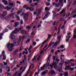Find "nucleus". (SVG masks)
Segmentation results:
<instances>
[{
    "mask_svg": "<svg viewBox=\"0 0 76 76\" xmlns=\"http://www.w3.org/2000/svg\"><path fill=\"white\" fill-rule=\"evenodd\" d=\"M14 13H11V14H9V17L10 18H14V17L13 16V15Z\"/></svg>",
    "mask_w": 76,
    "mask_h": 76,
    "instance_id": "aec40b11",
    "label": "nucleus"
},
{
    "mask_svg": "<svg viewBox=\"0 0 76 76\" xmlns=\"http://www.w3.org/2000/svg\"><path fill=\"white\" fill-rule=\"evenodd\" d=\"M68 75H69V73H68V72H65V73L64 74V75L65 76H67Z\"/></svg>",
    "mask_w": 76,
    "mask_h": 76,
    "instance_id": "b1692460",
    "label": "nucleus"
},
{
    "mask_svg": "<svg viewBox=\"0 0 76 76\" xmlns=\"http://www.w3.org/2000/svg\"><path fill=\"white\" fill-rule=\"evenodd\" d=\"M36 1H37V3L36 2L34 3V4L35 6H37L38 4L39 1V0H36Z\"/></svg>",
    "mask_w": 76,
    "mask_h": 76,
    "instance_id": "f3484780",
    "label": "nucleus"
},
{
    "mask_svg": "<svg viewBox=\"0 0 76 76\" xmlns=\"http://www.w3.org/2000/svg\"><path fill=\"white\" fill-rule=\"evenodd\" d=\"M25 32H26L25 31L22 30L21 31V34H24V33H25Z\"/></svg>",
    "mask_w": 76,
    "mask_h": 76,
    "instance_id": "f704fd0d",
    "label": "nucleus"
},
{
    "mask_svg": "<svg viewBox=\"0 0 76 76\" xmlns=\"http://www.w3.org/2000/svg\"><path fill=\"white\" fill-rule=\"evenodd\" d=\"M29 41H30V39L29 38L28 39L27 41H26V43H28V42H29Z\"/></svg>",
    "mask_w": 76,
    "mask_h": 76,
    "instance_id": "37998d69",
    "label": "nucleus"
},
{
    "mask_svg": "<svg viewBox=\"0 0 76 76\" xmlns=\"http://www.w3.org/2000/svg\"><path fill=\"white\" fill-rule=\"evenodd\" d=\"M5 52H4V51H3L2 53V54L3 55V57L2 60H6V55H5Z\"/></svg>",
    "mask_w": 76,
    "mask_h": 76,
    "instance_id": "423d86ee",
    "label": "nucleus"
},
{
    "mask_svg": "<svg viewBox=\"0 0 76 76\" xmlns=\"http://www.w3.org/2000/svg\"><path fill=\"white\" fill-rule=\"evenodd\" d=\"M7 31H8L7 29H5L3 31V32L4 33V32H7Z\"/></svg>",
    "mask_w": 76,
    "mask_h": 76,
    "instance_id": "e2e57ef3",
    "label": "nucleus"
},
{
    "mask_svg": "<svg viewBox=\"0 0 76 76\" xmlns=\"http://www.w3.org/2000/svg\"><path fill=\"white\" fill-rule=\"evenodd\" d=\"M40 57H41V56H38L37 58V61H38L39 60V59H40Z\"/></svg>",
    "mask_w": 76,
    "mask_h": 76,
    "instance_id": "49530a36",
    "label": "nucleus"
},
{
    "mask_svg": "<svg viewBox=\"0 0 76 76\" xmlns=\"http://www.w3.org/2000/svg\"><path fill=\"white\" fill-rule=\"evenodd\" d=\"M54 44V42H52V41H51V42H50L49 44V45L48 46V47H51L52 45L53 44Z\"/></svg>",
    "mask_w": 76,
    "mask_h": 76,
    "instance_id": "ddd939ff",
    "label": "nucleus"
},
{
    "mask_svg": "<svg viewBox=\"0 0 76 76\" xmlns=\"http://www.w3.org/2000/svg\"><path fill=\"white\" fill-rule=\"evenodd\" d=\"M58 31L57 33V34H58V35H59L60 34V29L59 28H58Z\"/></svg>",
    "mask_w": 76,
    "mask_h": 76,
    "instance_id": "c9c22d12",
    "label": "nucleus"
},
{
    "mask_svg": "<svg viewBox=\"0 0 76 76\" xmlns=\"http://www.w3.org/2000/svg\"><path fill=\"white\" fill-rule=\"evenodd\" d=\"M30 11L32 12V11H34V8L32 7H30Z\"/></svg>",
    "mask_w": 76,
    "mask_h": 76,
    "instance_id": "c85d7f7f",
    "label": "nucleus"
},
{
    "mask_svg": "<svg viewBox=\"0 0 76 76\" xmlns=\"http://www.w3.org/2000/svg\"><path fill=\"white\" fill-rule=\"evenodd\" d=\"M59 67H60L59 65V67H58L57 65H56L53 67V68H54V69H57V70H58V69L59 68Z\"/></svg>",
    "mask_w": 76,
    "mask_h": 76,
    "instance_id": "a211bd4d",
    "label": "nucleus"
},
{
    "mask_svg": "<svg viewBox=\"0 0 76 76\" xmlns=\"http://www.w3.org/2000/svg\"><path fill=\"white\" fill-rule=\"evenodd\" d=\"M19 42L18 41H17V43L16 42H14V44L15 45V46H18V45H19Z\"/></svg>",
    "mask_w": 76,
    "mask_h": 76,
    "instance_id": "4468645a",
    "label": "nucleus"
},
{
    "mask_svg": "<svg viewBox=\"0 0 76 76\" xmlns=\"http://www.w3.org/2000/svg\"><path fill=\"white\" fill-rule=\"evenodd\" d=\"M8 28L10 29H12V28L11 27V26H8Z\"/></svg>",
    "mask_w": 76,
    "mask_h": 76,
    "instance_id": "a18cd8bd",
    "label": "nucleus"
},
{
    "mask_svg": "<svg viewBox=\"0 0 76 76\" xmlns=\"http://www.w3.org/2000/svg\"><path fill=\"white\" fill-rule=\"evenodd\" d=\"M76 13V10H73L72 11V15H74L75 13Z\"/></svg>",
    "mask_w": 76,
    "mask_h": 76,
    "instance_id": "bb28decb",
    "label": "nucleus"
},
{
    "mask_svg": "<svg viewBox=\"0 0 76 76\" xmlns=\"http://www.w3.org/2000/svg\"><path fill=\"white\" fill-rule=\"evenodd\" d=\"M16 31H17V32H19V29H18V28H16L15 30L12 32V34H17V33L16 32Z\"/></svg>",
    "mask_w": 76,
    "mask_h": 76,
    "instance_id": "0eeeda50",
    "label": "nucleus"
},
{
    "mask_svg": "<svg viewBox=\"0 0 76 76\" xmlns=\"http://www.w3.org/2000/svg\"><path fill=\"white\" fill-rule=\"evenodd\" d=\"M73 38H76V35H75V34H74Z\"/></svg>",
    "mask_w": 76,
    "mask_h": 76,
    "instance_id": "774afa93",
    "label": "nucleus"
},
{
    "mask_svg": "<svg viewBox=\"0 0 76 76\" xmlns=\"http://www.w3.org/2000/svg\"><path fill=\"white\" fill-rule=\"evenodd\" d=\"M63 24L61 23L59 25V27L58 28H59L60 29V28L61 27V26Z\"/></svg>",
    "mask_w": 76,
    "mask_h": 76,
    "instance_id": "3c124183",
    "label": "nucleus"
},
{
    "mask_svg": "<svg viewBox=\"0 0 76 76\" xmlns=\"http://www.w3.org/2000/svg\"><path fill=\"white\" fill-rule=\"evenodd\" d=\"M19 25V23L18 22H15V27H17V26H18V25Z\"/></svg>",
    "mask_w": 76,
    "mask_h": 76,
    "instance_id": "4be33fe9",
    "label": "nucleus"
},
{
    "mask_svg": "<svg viewBox=\"0 0 76 76\" xmlns=\"http://www.w3.org/2000/svg\"><path fill=\"white\" fill-rule=\"evenodd\" d=\"M51 73L52 74H55V72L53 70H52L51 71H50L49 72V73Z\"/></svg>",
    "mask_w": 76,
    "mask_h": 76,
    "instance_id": "393cba45",
    "label": "nucleus"
},
{
    "mask_svg": "<svg viewBox=\"0 0 76 76\" xmlns=\"http://www.w3.org/2000/svg\"><path fill=\"white\" fill-rule=\"evenodd\" d=\"M27 5L26 4L25 5L23 6V8H26V7H27Z\"/></svg>",
    "mask_w": 76,
    "mask_h": 76,
    "instance_id": "338daca9",
    "label": "nucleus"
},
{
    "mask_svg": "<svg viewBox=\"0 0 76 76\" xmlns=\"http://www.w3.org/2000/svg\"><path fill=\"white\" fill-rule=\"evenodd\" d=\"M23 29V27H22L19 28L18 30L19 31V32L21 30V29Z\"/></svg>",
    "mask_w": 76,
    "mask_h": 76,
    "instance_id": "bf43d9fd",
    "label": "nucleus"
},
{
    "mask_svg": "<svg viewBox=\"0 0 76 76\" xmlns=\"http://www.w3.org/2000/svg\"><path fill=\"white\" fill-rule=\"evenodd\" d=\"M76 17V13L72 17L73 18H75Z\"/></svg>",
    "mask_w": 76,
    "mask_h": 76,
    "instance_id": "69168bd1",
    "label": "nucleus"
},
{
    "mask_svg": "<svg viewBox=\"0 0 76 76\" xmlns=\"http://www.w3.org/2000/svg\"><path fill=\"white\" fill-rule=\"evenodd\" d=\"M50 57H51V54H50L48 56V61L47 63L44 64L42 67H41V69L39 70V72L40 71H42V70H44V68L45 67V65H47V66H49V67H51V69H52L53 68V66H55L56 65V62H53V64H50Z\"/></svg>",
    "mask_w": 76,
    "mask_h": 76,
    "instance_id": "f257e3e1",
    "label": "nucleus"
},
{
    "mask_svg": "<svg viewBox=\"0 0 76 76\" xmlns=\"http://www.w3.org/2000/svg\"><path fill=\"white\" fill-rule=\"evenodd\" d=\"M9 18H10V17H9V16L8 15L7 16L6 18L5 17V20H9Z\"/></svg>",
    "mask_w": 76,
    "mask_h": 76,
    "instance_id": "5701e85b",
    "label": "nucleus"
},
{
    "mask_svg": "<svg viewBox=\"0 0 76 76\" xmlns=\"http://www.w3.org/2000/svg\"><path fill=\"white\" fill-rule=\"evenodd\" d=\"M30 7H34V3H31L30 5Z\"/></svg>",
    "mask_w": 76,
    "mask_h": 76,
    "instance_id": "e433bc0d",
    "label": "nucleus"
},
{
    "mask_svg": "<svg viewBox=\"0 0 76 76\" xmlns=\"http://www.w3.org/2000/svg\"><path fill=\"white\" fill-rule=\"evenodd\" d=\"M29 15V13H27L25 14L24 15V19L26 21H27L28 20V16Z\"/></svg>",
    "mask_w": 76,
    "mask_h": 76,
    "instance_id": "20e7f679",
    "label": "nucleus"
},
{
    "mask_svg": "<svg viewBox=\"0 0 76 76\" xmlns=\"http://www.w3.org/2000/svg\"><path fill=\"white\" fill-rule=\"evenodd\" d=\"M46 73L45 72V71H43L42 72V75H46Z\"/></svg>",
    "mask_w": 76,
    "mask_h": 76,
    "instance_id": "2f4dec72",
    "label": "nucleus"
},
{
    "mask_svg": "<svg viewBox=\"0 0 76 76\" xmlns=\"http://www.w3.org/2000/svg\"><path fill=\"white\" fill-rule=\"evenodd\" d=\"M63 0H59V2L60 4H63Z\"/></svg>",
    "mask_w": 76,
    "mask_h": 76,
    "instance_id": "cd10ccee",
    "label": "nucleus"
},
{
    "mask_svg": "<svg viewBox=\"0 0 76 76\" xmlns=\"http://www.w3.org/2000/svg\"><path fill=\"white\" fill-rule=\"evenodd\" d=\"M48 7H46L45 9V11H48Z\"/></svg>",
    "mask_w": 76,
    "mask_h": 76,
    "instance_id": "6e6d98bb",
    "label": "nucleus"
},
{
    "mask_svg": "<svg viewBox=\"0 0 76 76\" xmlns=\"http://www.w3.org/2000/svg\"><path fill=\"white\" fill-rule=\"evenodd\" d=\"M70 15V12H68L66 14V18H68V17H69V16Z\"/></svg>",
    "mask_w": 76,
    "mask_h": 76,
    "instance_id": "c756f323",
    "label": "nucleus"
},
{
    "mask_svg": "<svg viewBox=\"0 0 76 76\" xmlns=\"http://www.w3.org/2000/svg\"><path fill=\"white\" fill-rule=\"evenodd\" d=\"M2 1L5 5H7V2L5 0H2Z\"/></svg>",
    "mask_w": 76,
    "mask_h": 76,
    "instance_id": "dca6fc26",
    "label": "nucleus"
},
{
    "mask_svg": "<svg viewBox=\"0 0 76 76\" xmlns=\"http://www.w3.org/2000/svg\"><path fill=\"white\" fill-rule=\"evenodd\" d=\"M16 19L17 21H19V20H20V18L18 17V18H16Z\"/></svg>",
    "mask_w": 76,
    "mask_h": 76,
    "instance_id": "052dcab7",
    "label": "nucleus"
},
{
    "mask_svg": "<svg viewBox=\"0 0 76 76\" xmlns=\"http://www.w3.org/2000/svg\"><path fill=\"white\" fill-rule=\"evenodd\" d=\"M53 18H55L56 17V14L54 12H53Z\"/></svg>",
    "mask_w": 76,
    "mask_h": 76,
    "instance_id": "72a5a7b5",
    "label": "nucleus"
},
{
    "mask_svg": "<svg viewBox=\"0 0 76 76\" xmlns=\"http://www.w3.org/2000/svg\"><path fill=\"white\" fill-rule=\"evenodd\" d=\"M30 59H31V56L30 55H28V61H29L30 60Z\"/></svg>",
    "mask_w": 76,
    "mask_h": 76,
    "instance_id": "473e14b6",
    "label": "nucleus"
},
{
    "mask_svg": "<svg viewBox=\"0 0 76 76\" xmlns=\"http://www.w3.org/2000/svg\"><path fill=\"white\" fill-rule=\"evenodd\" d=\"M26 28L27 29H31V26H27L26 27Z\"/></svg>",
    "mask_w": 76,
    "mask_h": 76,
    "instance_id": "864d4df0",
    "label": "nucleus"
},
{
    "mask_svg": "<svg viewBox=\"0 0 76 76\" xmlns=\"http://www.w3.org/2000/svg\"><path fill=\"white\" fill-rule=\"evenodd\" d=\"M30 7H27L26 8V10H30Z\"/></svg>",
    "mask_w": 76,
    "mask_h": 76,
    "instance_id": "0e129e2a",
    "label": "nucleus"
},
{
    "mask_svg": "<svg viewBox=\"0 0 76 76\" xmlns=\"http://www.w3.org/2000/svg\"><path fill=\"white\" fill-rule=\"evenodd\" d=\"M61 38V36H58L57 37V39L58 40V41L56 42L52 46V47L53 48H56L57 47V44H59V43L60 42V41H61V39H60Z\"/></svg>",
    "mask_w": 76,
    "mask_h": 76,
    "instance_id": "f03ea898",
    "label": "nucleus"
},
{
    "mask_svg": "<svg viewBox=\"0 0 76 76\" xmlns=\"http://www.w3.org/2000/svg\"><path fill=\"white\" fill-rule=\"evenodd\" d=\"M71 5V3H70L69 4L67 7V9H69V7H70V6Z\"/></svg>",
    "mask_w": 76,
    "mask_h": 76,
    "instance_id": "79ce46f5",
    "label": "nucleus"
},
{
    "mask_svg": "<svg viewBox=\"0 0 76 76\" xmlns=\"http://www.w3.org/2000/svg\"><path fill=\"white\" fill-rule=\"evenodd\" d=\"M22 48V47H20V48L19 49V51H20H20H21L22 50H23L22 48Z\"/></svg>",
    "mask_w": 76,
    "mask_h": 76,
    "instance_id": "4d7b16f0",
    "label": "nucleus"
},
{
    "mask_svg": "<svg viewBox=\"0 0 76 76\" xmlns=\"http://www.w3.org/2000/svg\"><path fill=\"white\" fill-rule=\"evenodd\" d=\"M50 12H48L47 14H46L45 15V16H49L50 15Z\"/></svg>",
    "mask_w": 76,
    "mask_h": 76,
    "instance_id": "de8ad7c7",
    "label": "nucleus"
},
{
    "mask_svg": "<svg viewBox=\"0 0 76 76\" xmlns=\"http://www.w3.org/2000/svg\"><path fill=\"white\" fill-rule=\"evenodd\" d=\"M17 61H16V60L15 59L12 63L13 64H15V63H17Z\"/></svg>",
    "mask_w": 76,
    "mask_h": 76,
    "instance_id": "13d9d810",
    "label": "nucleus"
},
{
    "mask_svg": "<svg viewBox=\"0 0 76 76\" xmlns=\"http://www.w3.org/2000/svg\"><path fill=\"white\" fill-rule=\"evenodd\" d=\"M14 10L15 8H12L10 11L11 13H12V12H13V11H14Z\"/></svg>",
    "mask_w": 76,
    "mask_h": 76,
    "instance_id": "09e8293b",
    "label": "nucleus"
},
{
    "mask_svg": "<svg viewBox=\"0 0 76 76\" xmlns=\"http://www.w3.org/2000/svg\"><path fill=\"white\" fill-rule=\"evenodd\" d=\"M13 34H14V33H12V34H11L10 38L12 40L15 39V37L13 36Z\"/></svg>",
    "mask_w": 76,
    "mask_h": 76,
    "instance_id": "1a4fd4ad",
    "label": "nucleus"
},
{
    "mask_svg": "<svg viewBox=\"0 0 76 76\" xmlns=\"http://www.w3.org/2000/svg\"><path fill=\"white\" fill-rule=\"evenodd\" d=\"M70 37H71L70 36V35H68V36H66V38L69 39L70 38Z\"/></svg>",
    "mask_w": 76,
    "mask_h": 76,
    "instance_id": "a19ab883",
    "label": "nucleus"
},
{
    "mask_svg": "<svg viewBox=\"0 0 76 76\" xmlns=\"http://www.w3.org/2000/svg\"><path fill=\"white\" fill-rule=\"evenodd\" d=\"M42 8H40L39 9V12H38V14H39L41 12V11H42Z\"/></svg>",
    "mask_w": 76,
    "mask_h": 76,
    "instance_id": "6ab92c4d",
    "label": "nucleus"
},
{
    "mask_svg": "<svg viewBox=\"0 0 76 76\" xmlns=\"http://www.w3.org/2000/svg\"><path fill=\"white\" fill-rule=\"evenodd\" d=\"M20 72H21V71H20V72L18 73V72H16L15 74V76H16V75H17V76H22V74H21Z\"/></svg>",
    "mask_w": 76,
    "mask_h": 76,
    "instance_id": "6e6552de",
    "label": "nucleus"
},
{
    "mask_svg": "<svg viewBox=\"0 0 76 76\" xmlns=\"http://www.w3.org/2000/svg\"><path fill=\"white\" fill-rule=\"evenodd\" d=\"M55 6L56 7H58L60 6V4L58 3H57L56 4Z\"/></svg>",
    "mask_w": 76,
    "mask_h": 76,
    "instance_id": "7c9ffc66",
    "label": "nucleus"
},
{
    "mask_svg": "<svg viewBox=\"0 0 76 76\" xmlns=\"http://www.w3.org/2000/svg\"><path fill=\"white\" fill-rule=\"evenodd\" d=\"M12 46L14 47V46H15V45L12 43L10 44L9 43L8 44L7 48L9 51H12V50H13V47Z\"/></svg>",
    "mask_w": 76,
    "mask_h": 76,
    "instance_id": "7ed1b4c3",
    "label": "nucleus"
},
{
    "mask_svg": "<svg viewBox=\"0 0 76 76\" xmlns=\"http://www.w3.org/2000/svg\"><path fill=\"white\" fill-rule=\"evenodd\" d=\"M46 5L47 6H48L50 5V3L49 2H47L46 4Z\"/></svg>",
    "mask_w": 76,
    "mask_h": 76,
    "instance_id": "4c0bfd02",
    "label": "nucleus"
},
{
    "mask_svg": "<svg viewBox=\"0 0 76 76\" xmlns=\"http://www.w3.org/2000/svg\"><path fill=\"white\" fill-rule=\"evenodd\" d=\"M5 69L7 70V69H9V67L8 66H6Z\"/></svg>",
    "mask_w": 76,
    "mask_h": 76,
    "instance_id": "680f3d73",
    "label": "nucleus"
},
{
    "mask_svg": "<svg viewBox=\"0 0 76 76\" xmlns=\"http://www.w3.org/2000/svg\"><path fill=\"white\" fill-rule=\"evenodd\" d=\"M62 68V63H61V64H59V68L57 69V70L59 72H61V73L63 71H61V69Z\"/></svg>",
    "mask_w": 76,
    "mask_h": 76,
    "instance_id": "39448f33",
    "label": "nucleus"
},
{
    "mask_svg": "<svg viewBox=\"0 0 76 76\" xmlns=\"http://www.w3.org/2000/svg\"><path fill=\"white\" fill-rule=\"evenodd\" d=\"M33 44L34 46H35V45L37 44V43H36V42H33Z\"/></svg>",
    "mask_w": 76,
    "mask_h": 76,
    "instance_id": "5fc2aeb1",
    "label": "nucleus"
},
{
    "mask_svg": "<svg viewBox=\"0 0 76 76\" xmlns=\"http://www.w3.org/2000/svg\"><path fill=\"white\" fill-rule=\"evenodd\" d=\"M24 60H25V61H26V60H27V59H26V55H24Z\"/></svg>",
    "mask_w": 76,
    "mask_h": 76,
    "instance_id": "58836bf2",
    "label": "nucleus"
},
{
    "mask_svg": "<svg viewBox=\"0 0 76 76\" xmlns=\"http://www.w3.org/2000/svg\"><path fill=\"white\" fill-rule=\"evenodd\" d=\"M22 37L21 36H20L19 37V39L18 40V39H15V41H19L18 42H20V41H21V39H22Z\"/></svg>",
    "mask_w": 76,
    "mask_h": 76,
    "instance_id": "9d476101",
    "label": "nucleus"
},
{
    "mask_svg": "<svg viewBox=\"0 0 76 76\" xmlns=\"http://www.w3.org/2000/svg\"><path fill=\"white\" fill-rule=\"evenodd\" d=\"M4 7V6L3 5L1 4H0V8H3Z\"/></svg>",
    "mask_w": 76,
    "mask_h": 76,
    "instance_id": "ea45409f",
    "label": "nucleus"
},
{
    "mask_svg": "<svg viewBox=\"0 0 76 76\" xmlns=\"http://www.w3.org/2000/svg\"><path fill=\"white\" fill-rule=\"evenodd\" d=\"M3 63H4V66H6L7 64V62H3Z\"/></svg>",
    "mask_w": 76,
    "mask_h": 76,
    "instance_id": "603ef678",
    "label": "nucleus"
},
{
    "mask_svg": "<svg viewBox=\"0 0 76 76\" xmlns=\"http://www.w3.org/2000/svg\"><path fill=\"white\" fill-rule=\"evenodd\" d=\"M21 12H22V10H18L17 12V15H19V14H20Z\"/></svg>",
    "mask_w": 76,
    "mask_h": 76,
    "instance_id": "412c9836",
    "label": "nucleus"
},
{
    "mask_svg": "<svg viewBox=\"0 0 76 76\" xmlns=\"http://www.w3.org/2000/svg\"><path fill=\"white\" fill-rule=\"evenodd\" d=\"M65 11V10H64L63 9V10L60 13V14H63L64 12V11Z\"/></svg>",
    "mask_w": 76,
    "mask_h": 76,
    "instance_id": "8fccbe9b",
    "label": "nucleus"
},
{
    "mask_svg": "<svg viewBox=\"0 0 76 76\" xmlns=\"http://www.w3.org/2000/svg\"><path fill=\"white\" fill-rule=\"evenodd\" d=\"M45 17L43 18V20H44V19H45L46 18H47L48 17V15L46 16L45 17Z\"/></svg>",
    "mask_w": 76,
    "mask_h": 76,
    "instance_id": "c03bdc74",
    "label": "nucleus"
},
{
    "mask_svg": "<svg viewBox=\"0 0 76 76\" xmlns=\"http://www.w3.org/2000/svg\"><path fill=\"white\" fill-rule=\"evenodd\" d=\"M0 17L2 19H5V18H6L5 15H1Z\"/></svg>",
    "mask_w": 76,
    "mask_h": 76,
    "instance_id": "2eb2a0df",
    "label": "nucleus"
},
{
    "mask_svg": "<svg viewBox=\"0 0 76 76\" xmlns=\"http://www.w3.org/2000/svg\"><path fill=\"white\" fill-rule=\"evenodd\" d=\"M4 8L5 9H7V10L8 11H10V10L11 9V8H10L8 7H4Z\"/></svg>",
    "mask_w": 76,
    "mask_h": 76,
    "instance_id": "9b49d317",
    "label": "nucleus"
},
{
    "mask_svg": "<svg viewBox=\"0 0 76 76\" xmlns=\"http://www.w3.org/2000/svg\"><path fill=\"white\" fill-rule=\"evenodd\" d=\"M0 67L4 69V68H5V66H4L3 64L1 63H0Z\"/></svg>",
    "mask_w": 76,
    "mask_h": 76,
    "instance_id": "f8f14e48",
    "label": "nucleus"
},
{
    "mask_svg": "<svg viewBox=\"0 0 76 76\" xmlns=\"http://www.w3.org/2000/svg\"><path fill=\"white\" fill-rule=\"evenodd\" d=\"M7 11H4L3 12V15L5 16V15H7Z\"/></svg>",
    "mask_w": 76,
    "mask_h": 76,
    "instance_id": "a878e982",
    "label": "nucleus"
}]
</instances>
